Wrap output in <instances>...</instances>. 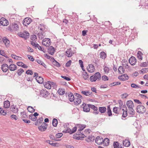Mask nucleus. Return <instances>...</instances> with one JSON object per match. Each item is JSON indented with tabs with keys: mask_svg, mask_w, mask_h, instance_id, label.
<instances>
[{
	"mask_svg": "<svg viewBox=\"0 0 148 148\" xmlns=\"http://www.w3.org/2000/svg\"><path fill=\"white\" fill-rule=\"evenodd\" d=\"M8 30L11 32L17 31L19 29V26L17 22L13 23L10 24L7 28Z\"/></svg>",
	"mask_w": 148,
	"mask_h": 148,
	"instance_id": "f257e3e1",
	"label": "nucleus"
},
{
	"mask_svg": "<svg viewBox=\"0 0 148 148\" xmlns=\"http://www.w3.org/2000/svg\"><path fill=\"white\" fill-rule=\"evenodd\" d=\"M101 79V75L100 73L99 72L95 73L93 75L90 77V80L91 82H94L97 80L98 81H100Z\"/></svg>",
	"mask_w": 148,
	"mask_h": 148,
	"instance_id": "f03ea898",
	"label": "nucleus"
},
{
	"mask_svg": "<svg viewBox=\"0 0 148 148\" xmlns=\"http://www.w3.org/2000/svg\"><path fill=\"white\" fill-rule=\"evenodd\" d=\"M136 109L137 112L141 114L145 113L146 111V109L145 107L141 105L137 106Z\"/></svg>",
	"mask_w": 148,
	"mask_h": 148,
	"instance_id": "7ed1b4c3",
	"label": "nucleus"
},
{
	"mask_svg": "<svg viewBox=\"0 0 148 148\" xmlns=\"http://www.w3.org/2000/svg\"><path fill=\"white\" fill-rule=\"evenodd\" d=\"M18 34L20 37L23 38L25 40L29 38V33L27 32H20Z\"/></svg>",
	"mask_w": 148,
	"mask_h": 148,
	"instance_id": "20e7f679",
	"label": "nucleus"
},
{
	"mask_svg": "<svg viewBox=\"0 0 148 148\" xmlns=\"http://www.w3.org/2000/svg\"><path fill=\"white\" fill-rule=\"evenodd\" d=\"M49 94V92L46 90L42 89L40 91V96L45 98H46L47 97Z\"/></svg>",
	"mask_w": 148,
	"mask_h": 148,
	"instance_id": "39448f33",
	"label": "nucleus"
},
{
	"mask_svg": "<svg viewBox=\"0 0 148 148\" xmlns=\"http://www.w3.org/2000/svg\"><path fill=\"white\" fill-rule=\"evenodd\" d=\"M42 43L43 45L46 46H49L51 43L50 39L49 38H45L42 40Z\"/></svg>",
	"mask_w": 148,
	"mask_h": 148,
	"instance_id": "423d86ee",
	"label": "nucleus"
},
{
	"mask_svg": "<svg viewBox=\"0 0 148 148\" xmlns=\"http://www.w3.org/2000/svg\"><path fill=\"white\" fill-rule=\"evenodd\" d=\"M47 126V124L43 122L41 125L38 127V128L40 131L44 132L46 130Z\"/></svg>",
	"mask_w": 148,
	"mask_h": 148,
	"instance_id": "0eeeda50",
	"label": "nucleus"
},
{
	"mask_svg": "<svg viewBox=\"0 0 148 148\" xmlns=\"http://www.w3.org/2000/svg\"><path fill=\"white\" fill-rule=\"evenodd\" d=\"M91 105V104H86L85 103H83L82 106H83V111L86 112H89L90 108Z\"/></svg>",
	"mask_w": 148,
	"mask_h": 148,
	"instance_id": "6e6552de",
	"label": "nucleus"
},
{
	"mask_svg": "<svg viewBox=\"0 0 148 148\" xmlns=\"http://www.w3.org/2000/svg\"><path fill=\"white\" fill-rule=\"evenodd\" d=\"M95 142L98 145H100L103 143V139L101 136H97L95 139Z\"/></svg>",
	"mask_w": 148,
	"mask_h": 148,
	"instance_id": "1a4fd4ad",
	"label": "nucleus"
},
{
	"mask_svg": "<svg viewBox=\"0 0 148 148\" xmlns=\"http://www.w3.org/2000/svg\"><path fill=\"white\" fill-rule=\"evenodd\" d=\"M32 19L29 18H26L23 20V24L25 26H27L29 25L32 21Z\"/></svg>",
	"mask_w": 148,
	"mask_h": 148,
	"instance_id": "9d476101",
	"label": "nucleus"
},
{
	"mask_svg": "<svg viewBox=\"0 0 148 148\" xmlns=\"http://www.w3.org/2000/svg\"><path fill=\"white\" fill-rule=\"evenodd\" d=\"M129 78V76L126 74L122 75L118 77V79L122 81L128 80Z\"/></svg>",
	"mask_w": 148,
	"mask_h": 148,
	"instance_id": "9b49d317",
	"label": "nucleus"
},
{
	"mask_svg": "<svg viewBox=\"0 0 148 148\" xmlns=\"http://www.w3.org/2000/svg\"><path fill=\"white\" fill-rule=\"evenodd\" d=\"M90 106V108L93 110V113L95 115H97L99 114V112L98 110V108L97 107L92 104Z\"/></svg>",
	"mask_w": 148,
	"mask_h": 148,
	"instance_id": "f8f14e48",
	"label": "nucleus"
},
{
	"mask_svg": "<svg viewBox=\"0 0 148 148\" xmlns=\"http://www.w3.org/2000/svg\"><path fill=\"white\" fill-rule=\"evenodd\" d=\"M129 61L131 65H134L136 62V60L135 57L132 56L129 59Z\"/></svg>",
	"mask_w": 148,
	"mask_h": 148,
	"instance_id": "ddd939ff",
	"label": "nucleus"
},
{
	"mask_svg": "<svg viewBox=\"0 0 148 148\" xmlns=\"http://www.w3.org/2000/svg\"><path fill=\"white\" fill-rule=\"evenodd\" d=\"M67 132L68 133H69L70 134H72L73 133H75L77 130V127L76 126L74 127L71 130L69 128H68L67 129Z\"/></svg>",
	"mask_w": 148,
	"mask_h": 148,
	"instance_id": "4468645a",
	"label": "nucleus"
},
{
	"mask_svg": "<svg viewBox=\"0 0 148 148\" xmlns=\"http://www.w3.org/2000/svg\"><path fill=\"white\" fill-rule=\"evenodd\" d=\"M82 98H76L75 97L74 100L73 101L74 104L76 105H79L81 102V99Z\"/></svg>",
	"mask_w": 148,
	"mask_h": 148,
	"instance_id": "2eb2a0df",
	"label": "nucleus"
},
{
	"mask_svg": "<svg viewBox=\"0 0 148 148\" xmlns=\"http://www.w3.org/2000/svg\"><path fill=\"white\" fill-rule=\"evenodd\" d=\"M76 126L79 128V131H82L86 127V125L84 124H77Z\"/></svg>",
	"mask_w": 148,
	"mask_h": 148,
	"instance_id": "dca6fc26",
	"label": "nucleus"
},
{
	"mask_svg": "<svg viewBox=\"0 0 148 148\" xmlns=\"http://www.w3.org/2000/svg\"><path fill=\"white\" fill-rule=\"evenodd\" d=\"M1 68L2 71L4 72H6L9 69L8 65L6 64H3Z\"/></svg>",
	"mask_w": 148,
	"mask_h": 148,
	"instance_id": "f3484780",
	"label": "nucleus"
},
{
	"mask_svg": "<svg viewBox=\"0 0 148 148\" xmlns=\"http://www.w3.org/2000/svg\"><path fill=\"white\" fill-rule=\"evenodd\" d=\"M48 51L49 54L53 55L55 51V48L52 46H50L48 48Z\"/></svg>",
	"mask_w": 148,
	"mask_h": 148,
	"instance_id": "a211bd4d",
	"label": "nucleus"
},
{
	"mask_svg": "<svg viewBox=\"0 0 148 148\" xmlns=\"http://www.w3.org/2000/svg\"><path fill=\"white\" fill-rule=\"evenodd\" d=\"M68 96L69 97V101L71 102H73V101L74 100L75 97L73 94L70 92L68 94Z\"/></svg>",
	"mask_w": 148,
	"mask_h": 148,
	"instance_id": "6ab92c4d",
	"label": "nucleus"
},
{
	"mask_svg": "<svg viewBox=\"0 0 148 148\" xmlns=\"http://www.w3.org/2000/svg\"><path fill=\"white\" fill-rule=\"evenodd\" d=\"M127 105L128 108H132L134 107V104L132 101L129 100L127 102Z\"/></svg>",
	"mask_w": 148,
	"mask_h": 148,
	"instance_id": "aec40b11",
	"label": "nucleus"
},
{
	"mask_svg": "<svg viewBox=\"0 0 148 148\" xmlns=\"http://www.w3.org/2000/svg\"><path fill=\"white\" fill-rule=\"evenodd\" d=\"M8 68L11 71H14L16 69L17 66L14 64H11L9 65Z\"/></svg>",
	"mask_w": 148,
	"mask_h": 148,
	"instance_id": "412c9836",
	"label": "nucleus"
},
{
	"mask_svg": "<svg viewBox=\"0 0 148 148\" xmlns=\"http://www.w3.org/2000/svg\"><path fill=\"white\" fill-rule=\"evenodd\" d=\"M99 112L101 114L105 113L106 110V107H100L99 108Z\"/></svg>",
	"mask_w": 148,
	"mask_h": 148,
	"instance_id": "4be33fe9",
	"label": "nucleus"
},
{
	"mask_svg": "<svg viewBox=\"0 0 148 148\" xmlns=\"http://www.w3.org/2000/svg\"><path fill=\"white\" fill-rule=\"evenodd\" d=\"M35 79L38 83L41 84L43 83V79L42 77L38 76V77H36Z\"/></svg>",
	"mask_w": 148,
	"mask_h": 148,
	"instance_id": "5701e85b",
	"label": "nucleus"
},
{
	"mask_svg": "<svg viewBox=\"0 0 148 148\" xmlns=\"http://www.w3.org/2000/svg\"><path fill=\"white\" fill-rule=\"evenodd\" d=\"M53 60L52 61L53 64L57 67H59L61 66L60 64L55 60L54 58H51Z\"/></svg>",
	"mask_w": 148,
	"mask_h": 148,
	"instance_id": "b1692460",
	"label": "nucleus"
},
{
	"mask_svg": "<svg viewBox=\"0 0 148 148\" xmlns=\"http://www.w3.org/2000/svg\"><path fill=\"white\" fill-rule=\"evenodd\" d=\"M66 55L68 57H71L72 55V52L71 49H68L66 52Z\"/></svg>",
	"mask_w": 148,
	"mask_h": 148,
	"instance_id": "393cba45",
	"label": "nucleus"
},
{
	"mask_svg": "<svg viewBox=\"0 0 148 148\" xmlns=\"http://www.w3.org/2000/svg\"><path fill=\"white\" fill-rule=\"evenodd\" d=\"M11 111L14 113H16L18 111L17 108H16V106L14 105L12 106H11Z\"/></svg>",
	"mask_w": 148,
	"mask_h": 148,
	"instance_id": "a878e982",
	"label": "nucleus"
},
{
	"mask_svg": "<svg viewBox=\"0 0 148 148\" xmlns=\"http://www.w3.org/2000/svg\"><path fill=\"white\" fill-rule=\"evenodd\" d=\"M50 84V83L49 82V81H48L47 82H45L43 83L44 86L45 88L48 89H50L51 88Z\"/></svg>",
	"mask_w": 148,
	"mask_h": 148,
	"instance_id": "bb28decb",
	"label": "nucleus"
},
{
	"mask_svg": "<svg viewBox=\"0 0 148 148\" xmlns=\"http://www.w3.org/2000/svg\"><path fill=\"white\" fill-rule=\"evenodd\" d=\"M123 144L125 146L128 147L130 145V142L129 140L126 139L123 140Z\"/></svg>",
	"mask_w": 148,
	"mask_h": 148,
	"instance_id": "cd10ccee",
	"label": "nucleus"
},
{
	"mask_svg": "<svg viewBox=\"0 0 148 148\" xmlns=\"http://www.w3.org/2000/svg\"><path fill=\"white\" fill-rule=\"evenodd\" d=\"M10 102L8 101H6L4 102V107L5 108H8L10 106Z\"/></svg>",
	"mask_w": 148,
	"mask_h": 148,
	"instance_id": "c85d7f7f",
	"label": "nucleus"
},
{
	"mask_svg": "<svg viewBox=\"0 0 148 148\" xmlns=\"http://www.w3.org/2000/svg\"><path fill=\"white\" fill-rule=\"evenodd\" d=\"M2 40L6 46H8L10 43L9 40L5 37L3 38Z\"/></svg>",
	"mask_w": 148,
	"mask_h": 148,
	"instance_id": "c756f323",
	"label": "nucleus"
},
{
	"mask_svg": "<svg viewBox=\"0 0 148 148\" xmlns=\"http://www.w3.org/2000/svg\"><path fill=\"white\" fill-rule=\"evenodd\" d=\"M89 66V69H91L90 70H89L88 69V72L90 73H92L93 72L95 69L94 66L93 65L91 64L90 65H89L88 66Z\"/></svg>",
	"mask_w": 148,
	"mask_h": 148,
	"instance_id": "7c9ffc66",
	"label": "nucleus"
},
{
	"mask_svg": "<svg viewBox=\"0 0 148 148\" xmlns=\"http://www.w3.org/2000/svg\"><path fill=\"white\" fill-rule=\"evenodd\" d=\"M107 114L108 116H112V112L110 108V106L109 105L107 106Z\"/></svg>",
	"mask_w": 148,
	"mask_h": 148,
	"instance_id": "2f4dec72",
	"label": "nucleus"
},
{
	"mask_svg": "<svg viewBox=\"0 0 148 148\" xmlns=\"http://www.w3.org/2000/svg\"><path fill=\"white\" fill-rule=\"evenodd\" d=\"M27 109L28 111L31 113H33L34 112L35 110V109H34L31 106H28L27 108Z\"/></svg>",
	"mask_w": 148,
	"mask_h": 148,
	"instance_id": "473e14b6",
	"label": "nucleus"
},
{
	"mask_svg": "<svg viewBox=\"0 0 148 148\" xmlns=\"http://www.w3.org/2000/svg\"><path fill=\"white\" fill-rule=\"evenodd\" d=\"M100 58L103 59H105L106 57V55L104 51L101 52L100 54Z\"/></svg>",
	"mask_w": 148,
	"mask_h": 148,
	"instance_id": "72a5a7b5",
	"label": "nucleus"
},
{
	"mask_svg": "<svg viewBox=\"0 0 148 148\" xmlns=\"http://www.w3.org/2000/svg\"><path fill=\"white\" fill-rule=\"evenodd\" d=\"M58 120L54 118L53 119L52 122L53 125L54 127H56L58 124Z\"/></svg>",
	"mask_w": 148,
	"mask_h": 148,
	"instance_id": "f704fd0d",
	"label": "nucleus"
},
{
	"mask_svg": "<svg viewBox=\"0 0 148 148\" xmlns=\"http://www.w3.org/2000/svg\"><path fill=\"white\" fill-rule=\"evenodd\" d=\"M143 54L140 51H138V52L137 53V57L140 60H142L143 57L142 56V55Z\"/></svg>",
	"mask_w": 148,
	"mask_h": 148,
	"instance_id": "c9c22d12",
	"label": "nucleus"
},
{
	"mask_svg": "<svg viewBox=\"0 0 148 148\" xmlns=\"http://www.w3.org/2000/svg\"><path fill=\"white\" fill-rule=\"evenodd\" d=\"M84 95L86 96H89L91 95L92 93V92H90L89 91H82L81 92Z\"/></svg>",
	"mask_w": 148,
	"mask_h": 148,
	"instance_id": "e433bc0d",
	"label": "nucleus"
},
{
	"mask_svg": "<svg viewBox=\"0 0 148 148\" xmlns=\"http://www.w3.org/2000/svg\"><path fill=\"white\" fill-rule=\"evenodd\" d=\"M125 69L122 66H120L118 69V71L120 73H124Z\"/></svg>",
	"mask_w": 148,
	"mask_h": 148,
	"instance_id": "4c0bfd02",
	"label": "nucleus"
},
{
	"mask_svg": "<svg viewBox=\"0 0 148 148\" xmlns=\"http://www.w3.org/2000/svg\"><path fill=\"white\" fill-rule=\"evenodd\" d=\"M103 143L105 145H107L109 143V140L107 138H106L103 140Z\"/></svg>",
	"mask_w": 148,
	"mask_h": 148,
	"instance_id": "58836bf2",
	"label": "nucleus"
},
{
	"mask_svg": "<svg viewBox=\"0 0 148 148\" xmlns=\"http://www.w3.org/2000/svg\"><path fill=\"white\" fill-rule=\"evenodd\" d=\"M24 72V70L23 69H20L17 71L16 73L18 76H20Z\"/></svg>",
	"mask_w": 148,
	"mask_h": 148,
	"instance_id": "ea45409f",
	"label": "nucleus"
},
{
	"mask_svg": "<svg viewBox=\"0 0 148 148\" xmlns=\"http://www.w3.org/2000/svg\"><path fill=\"white\" fill-rule=\"evenodd\" d=\"M37 35L38 38L40 39H42L45 37V36L44 35V33H42V32L39 33H38Z\"/></svg>",
	"mask_w": 148,
	"mask_h": 148,
	"instance_id": "a19ab883",
	"label": "nucleus"
},
{
	"mask_svg": "<svg viewBox=\"0 0 148 148\" xmlns=\"http://www.w3.org/2000/svg\"><path fill=\"white\" fill-rule=\"evenodd\" d=\"M58 94L60 95H64L65 92V91L64 89H59L58 90Z\"/></svg>",
	"mask_w": 148,
	"mask_h": 148,
	"instance_id": "79ce46f5",
	"label": "nucleus"
},
{
	"mask_svg": "<svg viewBox=\"0 0 148 148\" xmlns=\"http://www.w3.org/2000/svg\"><path fill=\"white\" fill-rule=\"evenodd\" d=\"M36 45H37L36 47H37L39 50L43 51L44 53L46 52V51L44 50L43 48L42 47L40 46L38 44H37Z\"/></svg>",
	"mask_w": 148,
	"mask_h": 148,
	"instance_id": "37998d69",
	"label": "nucleus"
},
{
	"mask_svg": "<svg viewBox=\"0 0 148 148\" xmlns=\"http://www.w3.org/2000/svg\"><path fill=\"white\" fill-rule=\"evenodd\" d=\"M95 137L94 136H88V140L87 141L88 142L90 141H93L95 140Z\"/></svg>",
	"mask_w": 148,
	"mask_h": 148,
	"instance_id": "c03bdc74",
	"label": "nucleus"
},
{
	"mask_svg": "<svg viewBox=\"0 0 148 148\" xmlns=\"http://www.w3.org/2000/svg\"><path fill=\"white\" fill-rule=\"evenodd\" d=\"M113 146L114 148H119V144L118 142H114L113 143Z\"/></svg>",
	"mask_w": 148,
	"mask_h": 148,
	"instance_id": "a18cd8bd",
	"label": "nucleus"
},
{
	"mask_svg": "<svg viewBox=\"0 0 148 148\" xmlns=\"http://www.w3.org/2000/svg\"><path fill=\"white\" fill-rule=\"evenodd\" d=\"M122 110L123 111L122 116L123 117L125 118L127 115V110H124V109H122Z\"/></svg>",
	"mask_w": 148,
	"mask_h": 148,
	"instance_id": "49530a36",
	"label": "nucleus"
},
{
	"mask_svg": "<svg viewBox=\"0 0 148 148\" xmlns=\"http://www.w3.org/2000/svg\"><path fill=\"white\" fill-rule=\"evenodd\" d=\"M0 114L3 115H5L6 114V112L5 110H3V108H0Z\"/></svg>",
	"mask_w": 148,
	"mask_h": 148,
	"instance_id": "de8ad7c7",
	"label": "nucleus"
},
{
	"mask_svg": "<svg viewBox=\"0 0 148 148\" xmlns=\"http://www.w3.org/2000/svg\"><path fill=\"white\" fill-rule=\"evenodd\" d=\"M83 78L85 80L87 79L89 77V75L86 71L84 73V74H83Z\"/></svg>",
	"mask_w": 148,
	"mask_h": 148,
	"instance_id": "09e8293b",
	"label": "nucleus"
},
{
	"mask_svg": "<svg viewBox=\"0 0 148 148\" xmlns=\"http://www.w3.org/2000/svg\"><path fill=\"white\" fill-rule=\"evenodd\" d=\"M29 118L31 120H32L33 121H36L37 119V117H34L33 116V115L32 114H31L29 115Z\"/></svg>",
	"mask_w": 148,
	"mask_h": 148,
	"instance_id": "8fccbe9b",
	"label": "nucleus"
},
{
	"mask_svg": "<svg viewBox=\"0 0 148 148\" xmlns=\"http://www.w3.org/2000/svg\"><path fill=\"white\" fill-rule=\"evenodd\" d=\"M0 55H1L2 56H4L6 58H8V57L6 55L5 53L4 52V51L3 50H0Z\"/></svg>",
	"mask_w": 148,
	"mask_h": 148,
	"instance_id": "3c124183",
	"label": "nucleus"
},
{
	"mask_svg": "<svg viewBox=\"0 0 148 148\" xmlns=\"http://www.w3.org/2000/svg\"><path fill=\"white\" fill-rule=\"evenodd\" d=\"M5 19V18L3 17H2L0 19V26L1 25L3 26H7V24H4V22L3 21H4V19Z\"/></svg>",
	"mask_w": 148,
	"mask_h": 148,
	"instance_id": "603ef678",
	"label": "nucleus"
},
{
	"mask_svg": "<svg viewBox=\"0 0 148 148\" xmlns=\"http://www.w3.org/2000/svg\"><path fill=\"white\" fill-rule=\"evenodd\" d=\"M21 117L22 118H27V114L25 112H22L21 113Z\"/></svg>",
	"mask_w": 148,
	"mask_h": 148,
	"instance_id": "864d4df0",
	"label": "nucleus"
},
{
	"mask_svg": "<svg viewBox=\"0 0 148 148\" xmlns=\"http://www.w3.org/2000/svg\"><path fill=\"white\" fill-rule=\"evenodd\" d=\"M101 79L102 80L106 81L108 80V78L106 75H103L102 76Z\"/></svg>",
	"mask_w": 148,
	"mask_h": 148,
	"instance_id": "5fc2aeb1",
	"label": "nucleus"
},
{
	"mask_svg": "<svg viewBox=\"0 0 148 148\" xmlns=\"http://www.w3.org/2000/svg\"><path fill=\"white\" fill-rule=\"evenodd\" d=\"M26 74L27 75H32L33 74V73L32 70H28L26 71Z\"/></svg>",
	"mask_w": 148,
	"mask_h": 148,
	"instance_id": "6e6d98bb",
	"label": "nucleus"
},
{
	"mask_svg": "<svg viewBox=\"0 0 148 148\" xmlns=\"http://www.w3.org/2000/svg\"><path fill=\"white\" fill-rule=\"evenodd\" d=\"M104 71L105 73H108L109 71V68L106 66H104Z\"/></svg>",
	"mask_w": 148,
	"mask_h": 148,
	"instance_id": "4d7b16f0",
	"label": "nucleus"
},
{
	"mask_svg": "<svg viewBox=\"0 0 148 148\" xmlns=\"http://www.w3.org/2000/svg\"><path fill=\"white\" fill-rule=\"evenodd\" d=\"M129 110L130 111L129 112L130 114L132 115L134 114L135 111L133 108L129 109Z\"/></svg>",
	"mask_w": 148,
	"mask_h": 148,
	"instance_id": "13d9d810",
	"label": "nucleus"
},
{
	"mask_svg": "<svg viewBox=\"0 0 148 148\" xmlns=\"http://www.w3.org/2000/svg\"><path fill=\"white\" fill-rule=\"evenodd\" d=\"M44 56L47 59H49L51 61H52L53 60L51 58H53V57L51 58L50 56L48 55L47 54H45Z\"/></svg>",
	"mask_w": 148,
	"mask_h": 148,
	"instance_id": "bf43d9fd",
	"label": "nucleus"
},
{
	"mask_svg": "<svg viewBox=\"0 0 148 148\" xmlns=\"http://www.w3.org/2000/svg\"><path fill=\"white\" fill-rule=\"evenodd\" d=\"M10 118L12 119H14L15 120H17L18 119V117L16 115L14 114L11 115Z\"/></svg>",
	"mask_w": 148,
	"mask_h": 148,
	"instance_id": "052dcab7",
	"label": "nucleus"
},
{
	"mask_svg": "<svg viewBox=\"0 0 148 148\" xmlns=\"http://www.w3.org/2000/svg\"><path fill=\"white\" fill-rule=\"evenodd\" d=\"M147 63L146 62H145L140 64L139 65L141 67H143L147 66Z\"/></svg>",
	"mask_w": 148,
	"mask_h": 148,
	"instance_id": "680f3d73",
	"label": "nucleus"
},
{
	"mask_svg": "<svg viewBox=\"0 0 148 148\" xmlns=\"http://www.w3.org/2000/svg\"><path fill=\"white\" fill-rule=\"evenodd\" d=\"M118 108L116 107H114L113 108V112L114 113H115L118 114H119L118 111Z\"/></svg>",
	"mask_w": 148,
	"mask_h": 148,
	"instance_id": "e2e57ef3",
	"label": "nucleus"
},
{
	"mask_svg": "<svg viewBox=\"0 0 148 148\" xmlns=\"http://www.w3.org/2000/svg\"><path fill=\"white\" fill-rule=\"evenodd\" d=\"M26 80L28 82L30 81L32 82L33 80V77H26Z\"/></svg>",
	"mask_w": 148,
	"mask_h": 148,
	"instance_id": "0e129e2a",
	"label": "nucleus"
},
{
	"mask_svg": "<svg viewBox=\"0 0 148 148\" xmlns=\"http://www.w3.org/2000/svg\"><path fill=\"white\" fill-rule=\"evenodd\" d=\"M61 77L67 81H69L71 80V79L69 77L66 76L62 75Z\"/></svg>",
	"mask_w": 148,
	"mask_h": 148,
	"instance_id": "69168bd1",
	"label": "nucleus"
},
{
	"mask_svg": "<svg viewBox=\"0 0 148 148\" xmlns=\"http://www.w3.org/2000/svg\"><path fill=\"white\" fill-rule=\"evenodd\" d=\"M141 72L143 73H145L147 72L148 71V69L145 68L141 70Z\"/></svg>",
	"mask_w": 148,
	"mask_h": 148,
	"instance_id": "338daca9",
	"label": "nucleus"
},
{
	"mask_svg": "<svg viewBox=\"0 0 148 148\" xmlns=\"http://www.w3.org/2000/svg\"><path fill=\"white\" fill-rule=\"evenodd\" d=\"M27 57L32 62H33L34 60V59L32 56L28 55H27Z\"/></svg>",
	"mask_w": 148,
	"mask_h": 148,
	"instance_id": "774afa93",
	"label": "nucleus"
}]
</instances>
